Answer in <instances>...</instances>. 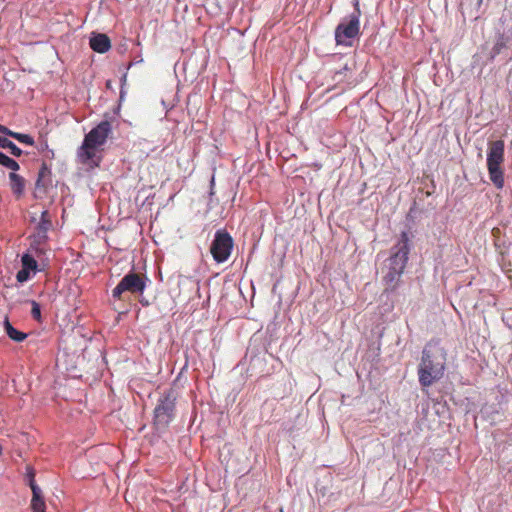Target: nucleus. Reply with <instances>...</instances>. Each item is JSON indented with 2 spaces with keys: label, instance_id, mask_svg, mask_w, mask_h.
Listing matches in <instances>:
<instances>
[{
  "label": "nucleus",
  "instance_id": "39448f33",
  "mask_svg": "<svg viewBox=\"0 0 512 512\" xmlns=\"http://www.w3.org/2000/svg\"><path fill=\"white\" fill-rule=\"evenodd\" d=\"M504 141L496 140L489 142L487 153V169L492 183L501 189L504 186V172L502 164L504 162Z\"/></svg>",
  "mask_w": 512,
  "mask_h": 512
},
{
  "label": "nucleus",
  "instance_id": "4be33fe9",
  "mask_svg": "<svg viewBox=\"0 0 512 512\" xmlns=\"http://www.w3.org/2000/svg\"><path fill=\"white\" fill-rule=\"evenodd\" d=\"M31 304H32V309H31L32 317L36 320H40V318H41L40 305L34 300L31 301Z\"/></svg>",
  "mask_w": 512,
  "mask_h": 512
},
{
  "label": "nucleus",
  "instance_id": "b1692460",
  "mask_svg": "<svg viewBox=\"0 0 512 512\" xmlns=\"http://www.w3.org/2000/svg\"><path fill=\"white\" fill-rule=\"evenodd\" d=\"M504 47H505V42H504V41H503V39L501 38V39H499V40L495 43V45H494V47H493V50H492V51H493V54H494V55L499 54V53L502 51V49H503Z\"/></svg>",
  "mask_w": 512,
  "mask_h": 512
},
{
  "label": "nucleus",
  "instance_id": "6e6552de",
  "mask_svg": "<svg viewBox=\"0 0 512 512\" xmlns=\"http://www.w3.org/2000/svg\"><path fill=\"white\" fill-rule=\"evenodd\" d=\"M233 239L231 235L224 231L218 230L210 246V253L217 263L225 262L231 255L233 249Z\"/></svg>",
  "mask_w": 512,
  "mask_h": 512
},
{
  "label": "nucleus",
  "instance_id": "bb28decb",
  "mask_svg": "<svg viewBox=\"0 0 512 512\" xmlns=\"http://www.w3.org/2000/svg\"><path fill=\"white\" fill-rule=\"evenodd\" d=\"M341 74H342V71H338V72H336V73H335V76H334V79H336V77H337L338 75H341Z\"/></svg>",
  "mask_w": 512,
  "mask_h": 512
},
{
  "label": "nucleus",
  "instance_id": "ddd939ff",
  "mask_svg": "<svg viewBox=\"0 0 512 512\" xmlns=\"http://www.w3.org/2000/svg\"><path fill=\"white\" fill-rule=\"evenodd\" d=\"M2 134L10 136V137L16 139L17 141H19L20 143L26 144L29 146H33L35 143L33 137H31L30 135L19 133V132H14V131L10 130L9 128H7L6 126H5V130L2 132Z\"/></svg>",
  "mask_w": 512,
  "mask_h": 512
},
{
  "label": "nucleus",
  "instance_id": "4468645a",
  "mask_svg": "<svg viewBox=\"0 0 512 512\" xmlns=\"http://www.w3.org/2000/svg\"><path fill=\"white\" fill-rule=\"evenodd\" d=\"M4 327L9 338L16 342H21L27 337V334L20 332L16 328H14L8 321V319L5 320Z\"/></svg>",
  "mask_w": 512,
  "mask_h": 512
},
{
  "label": "nucleus",
  "instance_id": "a211bd4d",
  "mask_svg": "<svg viewBox=\"0 0 512 512\" xmlns=\"http://www.w3.org/2000/svg\"><path fill=\"white\" fill-rule=\"evenodd\" d=\"M24 480L26 482V484L29 485V487L31 488V490H33V488L35 487L36 488H40L37 484H36V481H35V470L32 466L30 465H27L26 466V473H25V476H24Z\"/></svg>",
  "mask_w": 512,
  "mask_h": 512
},
{
  "label": "nucleus",
  "instance_id": "f03ea898",
  "mask_svg": "<svg viewBox=\"0 0 512 512\" xmlns=\"http://www.w3.org/2000/svg\"><path fill=\"white\" fill-rule=\"evenodd\" d=\"M410 251L409 236L402 232L399 242L394 246L393 253L388 259L387 272L383 276L386 289L395 290L398 286L401 275L404 272Z\"/></svg>",
  "mask_w": 512,
  "mask_h": 512
},
{
  "label": "nucleus",
  "instance_id": "2eb2a0df",
  "mask_svg": "<svg viewBox=\"0 0 512 512\" xmlns=\"http://www.w3.org/2000/svg\"><path fill=\"white\" fill-rule=\"evenodd\" d=\"M0 148L8 149L15 157H20L22 155V150L6 137L0 136Z\"/></svg>",
  "mask_w": 512,
  "mask_h": 512
},
{
  "label": "nucleus",
  "instance_id": "393cba45",
  "mask_svg": "<svg viewBox=\"0 0 512 512\" xmlns=\"http://www.w3.org/2000/svg\"><path fill=\"white\" fill-rule=\"evenodd\" d=\"M46 149H48V143H47V141H43V142L40 144V148H39V150H40V151H44V150H46Z\"/></svg>",
  "mask_w": 512,
  "mask_h": 512
},
{
  "label": "nucleus",
  "instance_id": "412c9836",
  "mask_svg": "<svg viewBox=\"0 0 512 512\" xmlns=\"http://www.w3.org/2000/svg\"><path fill=\"white\" fill-rule=\"evenodd\" d=\"M30 272V270L22 267L16 274L17 281L20 283L26 282L30 278Z\"/></svg>",
  "mask_w": 512,
  "mask_h": 512
},
{
  "label": "nucleus",
  "instance_id": "dca6fc26",
  "mask_svg": "<svg viewBox=\"0 0 512 512\" xmlns=\"http://www.w3.org/2000/svg\"><path fill=\"white\" fill-rule=\"evenodd\" d=\"M21 263L23 268L28 269L31 272L35 273L38 270V263L31 253L23 254L21 257Z\"/></svg>",
  "mask_w": 512,
  "mask_h": 512
},
{
  "label": "nucleus",
  "instance_id": "aec40b11",
  "mask_svg": "<svg viewBox=\"0 0 512 512\" xmlns=\"http://www.w3.org/2000/svg\"><path fill=\"white\" fill-rule=\"evenodd\" d=\"M45 252L46 245H40L34 242L30 243L28 253H31L32 255L35 254L37 257H40V255L45 254Z\"/></svg>",
  "mask_w": 512,
  "mask_h": 512
},
{
  "label": "nucleus",
  "instance_id": "a878e982",
  "mask_svg": "<svg viewBox=\"0 0 512 512\" xmlns=\"http://www.w3.org/2000/svg\"><path fill=\"white\" fill-rule=\"evenodd\" d=\"M5 130V126L0 124V133H2Z\"/></svg>",
  "mask_w": 512,
  "mask_h": 512
},
{
  "label": "nucleus",
  "instance_id": "7ed1b4c3",
  "mask_svg": "<svg viewBox=\"0 0 512 512\" xmlns=\"http://www.w3.org/2000/svg\"><path fill=\"white\" fill-rule=\"evenodd\" d=\"M178 392L169 388L160 394L153 412V423L157 430L165 429L173 421Z\"/></svg>",
  "mask_w": 512,
  "mask_h": 512
},
{
  "label": "nucleus",
  "instance_id": "20e7f679",
  "mask_svg": "<svg viewBox=\"0 0 512 512\" xmlns=\"http://www.w3.org/2000/svg\"><path fill=\"white\" fill-rule=\"evenodd\" d=\"M445 370L444 354H423L418 368L419 383L429 387L442 378Z\"/></svg>",
  "mask_w": 512,
  "mask_h": 512
},
{
  "label": "nucleus",
  "instance_id": "1a4fd4ad",
  "mask_svg": "<svg viewBox=\"0 0 512 512\" xmlns=\"http://www.w3.org/2000/svg\"><path fill=\"white\" fill-rule=\"evenodd\" d=\"M89 44L91 49L97 53H106L111 48L110 38L103 33H94Z\"/></svg>",
  "mask_w": 512,
  "mask_h": 512
},
{
  "label": "nucleus",
  "instance_id": "f3484780",
  "mask_svg": "<svg viewBox=\"0 0 512 512\" xmlns=\"http://www.w3.org/2000/svg\"><path fill=\"white\" fill-rule=\"evenodd\" d=\"M0 164L12 171H18L20 168L19 164L14 159L8 157L2 152H0Z\"/></svg>",
  "mask_w": 512,
  "mask_h": 512
},
{
  "label": "nucleus",
  "instance_id": "0eeeda50",
  "mask_svg": "<svg viewBox=\"0 0 512 512\" xmlns=\"http://www.w3.org/2000/svg\"><path fill=\"white\" fill-rule=\"evenodd\" d=\"M146 288V277L133 271L126 274L112 290V296L121 300L124 292L142 294Z\"/></svg>",
  "mask_w": 512,
  "mask_h": 512
},
{
  "label": "nucleus",
  "instance_id": "f8f14e48",
  "mask_svg": "<svg viewBox=\"0 0 512 512\" xmlns=\"http://www.w3.org/2000/svg\"><path fill=\"white\" fill-rule=\"evenodd\" d=\"M50 177H51V170L48 168V166L45 163H43L41 168L39 169L38 177H37V180L35 183L36 189H40V188L46 189L47 186L50 184V181H51Z\"/></svg>",
  "mask_w": 512,
  "mask_h": 512
},
{
  "label": "nucleus",
  "instance_id": "cd10ccee",
  "mask_svg": "<svg viewBox=\"0 0 512 512\" xmlns=\"http://www.w3.org/2000/svg\"><path fill=\"white\" fill-rule=\"evenodd\" d=\"M2 452H3V447H2V445L0 444V455L2 454Z\"/></svg>",
  "mask_w": 512,
  "mask_h": 512
},
{
  "label": "nucleus",
  "instance_id": "f257e3e1",
  "mask_svg": "<svg viewBox=\"0 0 512 512\" xmlns=\"http://www.w3.org/2000/svg\"><path fill=\"white\" fill-rule=\"evenodd\" d=\"M111 132V123L102 121L87 133L82 145L77 150L78 161L92 168L98 167L101 157L97 156V149L106 143Z\"/></svg>",
  "mask_w": 512,
  "mask_h": 512
},
{
  "label": "nucleus",
  "instance_id": "5701e85b",
  "mask_svg": "<svg viewBox=\"0 0 512 512\" xmlns=\"http://www.w3.org/2000/svg\"><path fill=\"white\" fill-rule=\"evenodd\" d=\"M48 214L47 211H44L42 213V219H41V222L39 223L38 227H37V231H40V230H44V228L47 226V230L49 229V227L51 226V222L49 220H45L44 217Z\"/></svg>",
  "mask_w": 512,
  "mask_h": 512
},
{
  "label": "nucleus",
  "instance_id": "6ab92c4d",
  "mask_svg": "<svg viewBox=\"0 0 512 512\" xmlns=\"http://www.w3.org/2000/svg\"><path fill=\"white\" fill-rule=\"evenodd\" d=\"M48 236H47V226L44 228V230L37 231V233L32 237L31 242L40 244V245H46Z\"/></svg>",
  "mask_w": 512,
  "mask_h": 512
},
{
  "label": "nucleus",
  "instance_id": "c85d7f7f",
  "mask_svg": "<svg viewBox=\"0 0 512 512\" xmlns=\"http://www.w3.org/2000/svg\"><path fill=\"white\" fill-rule=\"evenodd\" d=\"M70 355H71V354L65 353V354H64V357H68V356H70Z\"/></svg>",
  "mask_w": 512,
  "mask_h": 512
},
{
  "label": "nucleus",
  "instance_id": "423d86ee",
  "mask_svg": "<svg viewBox=\"0 0 512 512\" xmlns=\"http://www.w3.org/2000/svg\"><path fill=\"white\" fill-rule=\"evenodd\" d=\"M360 16L361 10L359 2L356 0L354 12L350 14L348 21L340 23L335 29L337 45L352 46L351 40L360 34Z\"/></svg>",
  "mask_w": 512,
  "mask_h": 512
},
{
  "label": "nucleus",
  "instance_id": "9d476101",
  "mask_svg": "<svg viewBox=\"0 0 512 512\" xmlns=\"http://www.w3.org/2000/svg\"><path fill=\"white\" fill-rule=\"evenodd\" d=\"M12 171L9 173L10 189L17 199L21 198L25 192L26 181L25 179Z\"/></svg>",
  "mask_w": 512,
  "mask_h": 512
},
{
  "label": "nucleus",
  "instance_id": "9b49d317",
  "mask_svg": "<svg viewBox=\"0 0 512 512\" xmlns=\"http://www.w3.org/2000/svg\"><path fill=\"white\" fill-rule=\"evenodd\" d=\"M32 512H45L46 504L41 488H33L31 499Z\"/></svg>",
  "mask_w": 512,
  "mask_h": 512
}]
</instances>
